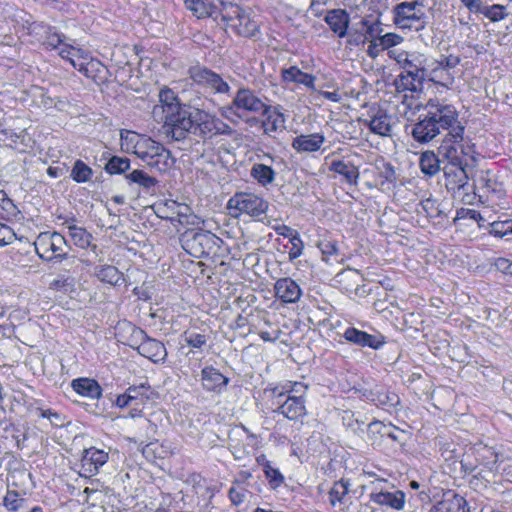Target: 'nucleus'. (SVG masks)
Masks as SVG:
<instances>
[{
    "label": "nucleus",
    "mask_w": 512,
    "mask_h": 512,
    "mask_svg": "<svg viewBox=\"0 0 512 512\" xmlns=\"http://www.w3.org/2000/svg\"><path fill=\"white\" fill-rule=\"evenodd\" d=\"M373 401H376L379 406L389 408L397 405L399 403V398L394 393H382L377 399H373Z\"/></svg>",
    "instance_id": "nucleus-53"
},
{
    "label": "nucleus",
    "mask_w": 512,
    "mask_h": 512,
    "mask_svg": "<svg viewBox=\"0 0 512 512\" xmlns=\"http://www.w3.org/2000/svg\"><path fill=\"white\" fill-rule=\"evenodd\" d=\"M457 122V113L451 106H440L429 101L418 115V142H429L435 138L441 131L452 127V130L446 135L444 142L457 143L463 140L464 127L462 125H453Z\"/></svg>",
    "instance_id": "nucleus-1"
},
{
    "label": "nucleus",
    "mask_w": 512,
    "mask_h": 512,
    "mask_svg": "<svg viewBox=\"0 0 512 512\" xmlns=\"http://www.w3.org/2000/svg\"><path fill=\"white\" fill-rule=\"evenodd\" d=\"M354 415L350 411H344L342 415L343 424L352 430L356 431L360 429L363 423H360L357 419L354 420Z\"/></svg>",
    "instance_id": "nucleus-58"
},
{
    "label": "nucleus",
    "mask_w": 512,
    "mask_h": 512,
    "mask_svg": "<svg viewBox=\"0 0 512 512\" xmlns=\"http://www.w3.org/2000/svg\"><path fill=\"white\" fill-rule=\"evenodd\" d=\"M446 187L453 192L463 190L464 193L470 192V182L466 170L461 166H450L444 169Z\"/></svg>",
    "instance_id": "nucleus-18"
},
{
    "label": "nucleus",
    "mask_w": 512,
    "mask_h": 512,
    "mask_svg": "<svg viewBox=\"0 0 512 512\" xmlns=\"http://www.w3.org/2000/svg\"><path fill=\"white\" fill-rule=\"evenodd\" d=\"M307 386L301 382L286 381L272 389L277 398V412L291 421L304 418L307 414L304 394Z\"/></svg>",
    "instance_id": "nucleus-3"
},
{
    "label": "nucleus",
    "mask_w": 512,
    "mask_h": 512,
    "mask_svg": "<svg viewBox=\"0 0 512 512\" xmlns=\"http://www.w3.org/2000/svg\"><path fill=\"white\" fill-rule=\"evenodd\" d=\"M59 55L61 58L68 60L80 73L89 78H93L94 72L98 71L101 67V64L94 60L87 51L70 44L62 45Z\"/></svg>",
    "instance_id": "nucleus-9"
},
{
    "label": "nucleus",
    "mask_w": 512,
    "mask_h": 512,
    "mask_svg": "<svg viewBox=\"0 0 512 512\" xmlns=\"http://www.w3.org/2000/svg\"><path fill=\"white\" fill-rule=\"evenodd\" d=\"M120 145L123 152L135 154L149 168L158 172L165 173L175 164L171 152L163 144L145 134L122 130Z\"/></svg>",
    "instance_id": "nucleus-2"
},
{
    "label": "nucleus",
    "mask_w": 512,
    "mask_h": 512,
    "mask_svg": "<svg viewBox=\"0 0 512 512\" xmlns=\"http://www.w3.org/2000/svg\"><path fill=\"white\" fill-rule=\"evenodd\" d=\"M418 500L423 503V508L429 505V512H469L466 500L451 490L444 492L442 499L433 505L430 504V497L423 491L418 493Z\"/></svg>",
    "instance_id": "nucleus-11"
},
{
    "label": "nucleus",
    "mask_w": 512,
    "mask_h": 512,
    "mask_svg": "<svg viewBox=\"0 0 512 512\" xmlns=\"http://www.w3.org/2000/svg\"><path fill=\"white\" fill-rule=\"evenodd\" d=\"M126 180L129 183H135L147 190L154 188L157 184V180L154 177H151L145 171L139 169L133 170L131 173L127 174Z\"/></svg>",
    "instance_id": "nucleus-38"
},
{
    "label": "nucleus",
    "mask_w": 512,
    "mask_h": 512,
    "mask_svg": "<svg viewBox=\"0 0 512 512\" xmlns=\"http://www.w3.org/2000/svg\"><path fill=\"white\" fill-rule=\"evenodd\" d=\"M200 381L204 390L217 394L221 393L229 383V379L213 366L202 369Z\"/></svg>",
    "instance_id": "nucleus-17"
},
{
    "label": "nucleus",
    "mask_w": 512,
    "mask_h": 512,
    "mask_svg": "<svg viewBox=\"0 0 512 512\" xmlns=\"http://www.w3.org/2000/svg\"><path fill=\"white\" fill-rule=\"evenodd\" d=\"M461 3L473 13L481 12V0H461Z\"/></svg>",
    "instance_id": "nucleus-62"
},
{
    "label": "nucleus",
    "mask_w": 512,
    "mask_h": 512,
    "mask_svg": "<svg viewBox=\"0 0 512 512\" xmlns=\"http://www.w3.org/2000/svg\"><path fill=\"white\" fill-rule=\"evenodd\" d=\"M421 209L418 208V215H423L428 222L442 218V211L439 209L437 202L427 198L420 203Z\"/></svg>",
    "instance_id": "nucleus-40"
},
{
    "label": "nucleus",
    "mask_w": 512,
    "mask_h": 512,
    "mask_svg": "<svg viewBox=\"0 0 512 512\" xmlns=\"http://www.w3.org/2000/svg\"><path fill=\"white\" fill-rule=\"evenodd\" d=\"M196 112L200 109H189L181 107L179 111L173 113L171 116L166 117L162 123L172 128L173 133H184L198 130V119H196Z\"/></svg>",
    "instance_id": "nucleus-13"
},
{
    "label": "nucleus",
    "mask_w": 512,
    "mask_h": 512,
    "mask_svg": "<svg viewBox=\"0 0 512 512\" xmlns=\"http://www.w3.org/2000/svg\"><path fill=\"white\" fill-rule=\"evenodd\" d=\"M264 116L262 123L264 132L268 135L285 129L286 118L281 106H266L261 111Z\"/></svg>",
    "instance_id": "nucleus-20"
},
{
    "label": "nucleus",
    "mask_w": 512,
    "mask_h": 512,
    "mask_svg": "<svg viewBox=\"0 0 512 512\" xmlns=\"http://www.w3.org/2000/svg\"><path fill=\"white\" fill-rule=\"evenodd\" d=\"M130 167V160L124 157L113 156L106 164V171L109 174H121Z\"/></svg>",
    "instance_id": "nucleus-46"
},
{
    "label": "nucleus",
    "mask_w": 512,
    "mask_h": 512,
    "mask_svg": "<svg viewBox=\"0 0 512 512\" xmlns=\"http://www.w3.org/2000/svg\"><path fill=\"white\" fill-rule=\"evenodd\" d=\"M318 247L321 250V253L325 259H328L329 257L338 254V247L334 241H331V240L320 241L318 244Z\"/></svg>",
    "instance_id": "nucleus-54"
},
{
    "label": "nucleus",
    "mask_w": 512,
    "mask_h": 512,
    "mask_svg": "<svg viewBox=\"0 0 512 512\" xmlns=\"http://www.w3.org/2000/svg\"><path fill=\"white\" fill-rule=\"evenodd\" d=\"M41 417L47 418L54 425H63L62 417L56 411L51 409H43L41 410Z\"/></svg>",
    "instance_id": "nucleus-57"
},
{
    "label": "nucleus",
    "mask_w": 512,
    "mask_h": 512,
    "mask_svg": "<svg viewBox=\"0 0 512 512\" xmlns=\"http://www.w3.org/2000/svg\"><path fill=\"white\" fill-rule=\"evenodd\" d=\"M247 495V489L241 483H239V481H235L229 490V498L231 502L237 506L246 500Z\"/></svg>",
    "instance_id": "nucleus-49"
},
{
    "label": "nucleus",
    "mask_w": 512,
    "mask_h": 512,
    "mask_svg": "<svg viewBox=\"0 0 512 512\" xmlns=\"http://www.w3.org/2000/svg\"><path fill=\"white\" fill-rule=\"evenodd\" d=\"M227 208L233 217L246 214L257 218L266 213L268 202L256 194L240 192L229 199Z\"/></svg>",
    "instance_id": "nucleus-6"
},
{
    "label": "nucleus",
    "mask_w": 512,
    "mask_h": 512,
    "mask_svg": "<svg viewBox=\"0 0 512 512\" xmlns=\"http://www.w3.org/2000/svg\"><path fill=\"white\" fill-rule=\"evenodd\" d=\"M325 142V137L323 134L320 133H313V134H306V135H299L296 138H294L292 142V147L297 152H316L318 151L321 146Z\"/></svg>",
    "instance_id": "nucleus-26"
},
{
    "label": "nucleus",
    "mask_w": 512,
    "mask_h": 512,
    "mask_svg": "<svg viewBox=\"0 0 512 512\" xmlns=\"http://www.w3.org/2000/svg\"><path fill=\"white\" fill-rule=\"evenodd\" d=\"M263 466L265 476L268 479L270 486L274 489L281 486L284 482V476L281 472L274 468L268 461H266Z\"/></svg>",
    "instance_id": "nucleus-47"
},
{
    "label": "nucleus",
    "mask_w": 512,
    "mask_h": 512,
    "mask_svg": "<svg viewBox=\"0 0 512 512\" xmlns=\"http://www.w3.org/2000/svg\"><path fill=\"white\" fill-rule=\"evenodd\" d=\"M186 343L193 348H201L207 342L206 336L200 333H186Z\"/></svg>",
    "instance_id": "nucleus-55"
},
{
    "label": "nucleus",
    "mask_w": 512,
    "mask_h": 512,
    "mask_svg": "<svg viewBox=\"0 0 512 512\" xmlns=\"http://www.w3.org/2000/svg\"><path fill=\"white\" fill-rule=\"evenodd\" d=\"M490 234L503 238L506 235L512 234V219L505 216L504 219H498L489 224Z\"/></svg>",
    "instance_id": "nucleus-43"
},
{
    "label": "nucleus",
    "mask_w": 512,
    "mask_h": 512,
    "mask_svg": "<svg viewBox=\"0 0 512 512\" xmlns=\"http://www.w3.org/2000/svg\"><path fill=\"white\" fill-rule=\"evenodd\" d=\"M25 504V498L15 490H8L3 497L2 505L9 512H16Z\"/></svg>",
    "instance_id": "nucleus-41"
},
{
    "label": "nucleus",
    "mask_w": 512,
    "mask_h": 512,
    "mask_svg": "<svg viewBox=\"0 0 512 512\" xmlns=\"http://www.w3.org/2000/svg\"><path fill=\"white\" fill-rule=\"evenodd\" d=\"M189 73L193 82L212 93H227L230 89L220 75L205 67H193Z\"/></svg>",
    "instance_id": "nucleus-12"
},
{
    "label": "nucleus",
    "mask_w": 512,
    "mask_h": 512,
    "mask_svg": "<svg viewBox=\"0 0 512 512\" xmlns=\"http://www.w3.org/2000/svg\"><path fill=\"white\" fill-rule=\"evenodd\" d=\"M343 337L348 342L362 346L379 349L384 344V339L378 335L368 334L354 327L345 330Z\"/></svg>",
    "instance_id": "nucleus-22"
},
{
    "label": "nucleus",
    "mask_w": 512,
    "mask_h": 512,
    "mask_svg": "<svg viewBox=\"0 0 512 512\" xmlns=\"http://www.w3.org/2000/svg\"><path fill=\"white\" fill-rule=\"evenodd\" d=\"M481 13L492 22L503 20L507 17L506 7L501 4H494L486 7Z\"/></svg>",
    "instance_id": "nucleus-48"
},
{
    "label": "nucleus",
    "mask_w": 512,
    "mask_h": 512,
    "mask_svg": "<svg viewBox=\"0 0 512 512\" xmlns=\"http://www.w3.org/2000/svg\"><path fill=\"white\" fill-rule=\"evenodd\" d=\"M251 176L262 186L271 184L275 179V171L268 165L256 163L252 166Z\"/></svg>",
    "instance_id": "nucleus-37"
},
{
    "label": "nucleus",
    "mask_w": 512,
    "mask_h": 512,
    "mask_svg": "<svg viewBox=\"0 0 512 512\" xmlns=\"http://www.w3.org/2000/svg\"><path fill=\"white\" fill-rule=\"evenodd\" d=\"M378 44L384 50L394 47L402 42V37L395 33H386L378 37Z\"/></svg>",
    "instance_id": "nucleus-52"
},
{
    "label": "nucleus",
    "mask_w": 512,
    "mask_h": 512,
    "mask_svg": "<svg viewBox=\"0 0 512 512\" xmlns=\"http://www.w3.org/2000/svg\"><path fill=\"white\" fill-rule=\"evenodd\" d=\"M15 237V233L9 226L0 223V246L11 244Z\"/></svg>",
    "instance_id": "nucleus-56"
},
{
    "label": "nucleus",
    "mask_w": 512,
    "mask_h": 512,
    "mask_svg": "<svg viewBox=\"0 0 512 512\" xmlns=\"http://www.w3.org/2000/svg\"><path fill=\"white\" fill-rule=\"evenodd\" d=\"M95 276L99 281L112 286H117L124 282L123 273L113 265L102 264L96 266Z\"/></svg>",
    "instance_id": "nucleus-33"
},
{
    "label": "nucleus",
    "mask_w": 512,
    "mask_h": 512,
    "mask_svg": "<svg viewBox=\"0 0 512 512\" xmlns=\"http://www.w3.org/2000/svg\"><path fill=\"white\" fill-rule=\"evenodd\" d=\"M34 244L39 257L47 261L63 258L67 254V241L58 232H42Z\"/></svg>",
    "instance_id": "nucleus-8"
},
{
    "label": "nucleus",
    "mask_w": 512,
    "mask_h": 512,
    "mask_svg": "<svg viewBox=\"0 0 512 512\" xmlns=\"http://www.w3.org/2000/svg\"><path fill=\"white\" fill-rule=\"evenodd\" d=\"M280 334H281V332L278 329H275V330H272V331H260L259 332L260 338L263 341H266V342H274V341H276L277 339H279Z\"/></svg>",
    "instance_id": "nucleus-61"
},
{
    "label": "nucleus",
    "mask_w": 512,
    "mask_h": 512,
    "mask_svg": "<svg viewBox=\"0 0 512 512\" xmlns=\"http://www.w3.org/2000/svg\"><path fill=\"white\" fill-rule=\"evenodd\" d=\"M371 501L374 503L387 506L394 509H401L404 506L405 495L402 491H394V492H379L372 493L370 495Z\"/></svg>",
    "instance_id": "nucleus-32"
},
{
    "label": "nucleus",
    "mask_w": 512,
    "mask_h": 512,
    "mask_svg": "<svg viewBox=\"0 0 512 512\" xmlns=\"http://www.w3.org/2000/svg\"><path fill=\"white\" fill-rule=\"evenodd\" d=\"M183 2L186 9L198 19L215 18L220 14L219 0H183Z\"/></svg>",
    "instance_id": "nucleus-21"
},
{
    "label": "nucleus",
    "mask_w": 512,
    "mask_h": 512,
    "mask_svg": "<svg viewBox=\"0 0 512 512\" xmlns=\"http://www.w3.org/2000/svg\"><path fill=\"white\" fill-rule=\"evenodd\" d=\"M421 171L427 176H434L440 171V161L433 151H425L419 161Z\"/></svg>",
    "instance_id": "nucleus-35"
},
{
    "label": "nucleus",
    "mask_w": 512,
    "mask_h": 512,
    "mask_svg": "<svg viewBox=\"0 0 512 512\" xmlns=\"http://www.w3.org/2000/svg\"><path fill=\"white\" fill-rule=\"evenodd\" d=\"M219 4L221 5V18L228 29L244 37L256 35L259 26L249 10L231 2H224V0H219Z\"/></svg>",
    "instance_id": "nucleus-4"
},
{
    "label": "nucleus",
    "mask_w": 512,
    "mask_h": 512,
    "mask_svg": "<svg viewBox=\"0 0 512 512\" xmlns=\"http://www.w3.org/2000/svg\"><path fill=\"white\" fill-rule=\"evenodd\" d=\"M222 240L215 234L204 230L186 231L182 238V247L195 258H201L215 254L220 247Z\"/></svg>",
    "instance_id": "nucleus-5"
},
{
    "label": "nucleus",
    "mask_w": 512,
    "mask_h": 512,
    "mask_svg": "<svg viewBox=\"0 0 512 512\" xmlns=\"http://www.w3.org/2000/svg\"><path fill=\"white\" fill-rule=\"evenodd\" d=\"M348 37V43L351 45H360L367 41V36L363 32H350Z\"/></svg>",
    "instance_id": "nucleus-60"
},
{
    "label": "nucleus",
    "mask_w": 512,
    "mask_h": 512,
    "mask_svg": "<svg viewBox=\"0 0 512 512\" xmlns=\"http://www.w3.org/2000/svg\"><path fill=\"white\" fill-rule=\"evenodd\" d=\"M265 108L264 102L250 89H239L233 98L232 105L222 109V115L235 122L234 109L243 112L260 113Z\"/></svg>",
    "instance_id": "nucleus-10"
},
{
    "label": "nucleus",
    "mask_w": 512,
    "mask_h": 512,
    "mask_svg": "<svg viewBox=\"0 0 512 512\" xmlns=\"http://www.w3.org/2000/svg\"><path fill=\"white\" fill-rule=\"evenodd\" d=\"M416 18V2H402L395 7V23L400 28L411 27Z\"/></svg>",
    "instance_id": "nucleus-31"
},
{
    "label": "nucleus",
    "mask_w": 512,
    "mask_h": 512,
    "mask_svg": "<svg viewBox=\"0 0 512 512\" xmlns=\"http://www.w3.org/2000/svg\"><path fill=\"white\" fill-rule=\"evenodd\" d=\"M38 301V298L36 295L31 294L30 296H27L24 293H21L19 295V308L14 309L10 317L12 319H18L23 320L28 317L30 312L35 311V304Z\"/></svg>",
    "instance_id": "nucleus-34"
},
{
    "label": "nucleus",
    "mask_w": 512,
    "mask_h": 512,
    "mask_svg": "<svg viewBox=\"0 0 512 512\" xmlns=\"http://www.w3.org/2000/svg\"><path fill=\"white\" fill-rule=\"evenodd\" d=\"M181 107L183 106L179 103L176 94L169 88H163L159 92V104L153 107L152 115L157 122L162 123L166 117L179 111Z\"/></svg>",
    "instance_id": "nucleus-15"
},
{
    "label": "nucleus",
    "mask_w": 512,
    "mask_h": 512,
    "mask_svg": "<svg viewBox=\"0 0 512 512\" xmlns=\"http://www.w3.org/2000/svg\"><path fill=\"white\" fill-rule=\"evenodd\" d=\"M319 94L332 102H339L341 100V95L337 91H320Z\"/></svg>",
    "instance_id": "nucleus-64"
},
{
    "label": "nucleus",
    "mask_w": 512,
    "mask_h": 512,
    "mask_svg": "<svg viewBox=\"0 0 512 512\" xmlns=\"http://www.w3.org/2000/svg\"><path fill=\"white\" fill-rule=\"evenodd\" d=\"M155 397L156 392L146 383H142L138 386L129 387L124 394L119 395L116 399V405L121 408L131 407L130 416L134 418L140 416L142 409Z\"/></svg>",
    "instance_id": "nucleus-7"
},
{
    "label": "nucleus",
    "mask_w": 512,
    "mask_h": 512,
    "mask_svg": "<svg viewBox=\"0 0 512 512\" xmlns=\"http://www.w3.org/2000/svg\"><path fill=\"white\" fill-rule=\"evenodd\" d=\"M108 458V452L90 447L84 451L81 460L82 468L91 475L95 474L108 461Z\"/></svg>",
    "instance_id": "nucleus-23"
},
{
    "label": "nucleus",
    "mask_w": 512,
    "mask_h": 512,
    "mask_svg": "<svg viewBox=\"0 0 512 512\" xmlns=\"http://www.w3.org/2000/svg\"><path fill=\"white\" fill-rule=\"evenodd\" d=\"M196 119H198V130L205 136H212L216 134H228L231 132L229 125L224 123L214 115H210L203 110L196 112Z\"/></svg>",
    "instance_id": "nucleus-16"
},
{
    "label": "nucleus",
    "mask_w": 512,
    "mask_h": 512,
    "mask_svg": "<svg viewBox=\"0 0 512 512\" xmlns=\"http://www.w3.org/2000/svg\"><path fill=\"white\" fill-rule=\"evenodd\" d=\"M73 390L82 397L98 399L102 395V389L98 382L90 378H77L71 382Z\"/></svg>",
    "instance_id": "nucleus-30"
},
{
    "label": "nucleus",
    "mask_w": 512,
    "mask_h": 512,
    "mask_svg": "<svg viewBox=\"0 0 512 512\" xmlns=\"http://www.w3.org/2000/svg\"><path fill=\"white\" fill-rule=\"evenodd\" d=\"M289 242L291 243V248L288 252L289 260L293 261L297 258H299L304 249V243L299 235V233H296L293 237L289 239Z\"/></svg>",
    "instance_id": "nucleus-51"
},
{
    "label": "nucleus",
    "mask_w": 512,
    "mask_h": 512,
    "mask_svg": "<svg viewBox=\"0 0 512 512\" xmlns=\"http://www.w3.org/2000/svg\"><path fill=\"white\" fill-rule=\"evenodd\" d=\"M325 22L338 37L343 38L347 35L350 17L345 10L333 9L328 11Z\"/></svg>",
    "instance_id": "nucleus-24"
},
{
    "label": "nucleus",
    "mask_w": 512,
    "mask_h": 512,
    "mask_svg": "<svg viewBox=\"0 0 512 512\" xmlns=\"http://www.w3.org/2000/svg\"><path fill=\"white\" fill-rule=\"evenodd\" d=\"M274 231L283 237H286L290 239L293 237L296 233H298L296 230L292 229L291 227L284 225V224H278L273 226Z\"/></svg>",
    "instance_id": "nucleus-59"
},
{
    "label": "nucleus",
    "mask_w": 512,
    "mask_h": 512,
    "mask_svg": "<svg viewBox=\"0 0 512 512\" xmlns=\"http://www.w3.org/2000/svg\"><path fill=\"white\" fill-rule=\"evenodd\" d=\"M69 236L74 245L84 249L90 246L92 235L82 227L70 226Z\"/></svg>",
    "instance_id": "nucleus-42"
},
{
    "label": "nucleus",
    "mask_w": 512,
    "mask_h": 512,
    "mask_svg": "<svg viewBox=\"0 0 512 512\" xmlns=\"http://www.w3.org/2000/svg\"><path fill=\"white\" fill-rule=\"evenodd\" d=\"M378 40L374 39L370 41V44L368 46V55L372 58H375L379 55L381 51H383V47L378 44Z\"/></svg>",
    "instance_id": "nucleus-63"
},
{
    "label": "nucleus",
    "mask_w": 512,
    "mask_h": 512,
    "mask_svg": "<svg viewBox=\"0 0 512 512\" xmlns=\"http://www.w3.org/2000/svg\"><path fill=\"white\" fill-rule=\"evenodd\" d=\"M275 296L283 303H296L300 300L302 290L293 279L280 278L274 285Z\"/></svg>",
    "instance_id": "nucleus-19"
},
{
    "label": "nucleus",
    "mask_w": 512,
    "mask_h": 512,
    "mask_svg": "<svg viewBox=\"0 0 512 512\" xmlns=\"http://www.w3.org/2000/svg\"><path fill=\"white\" fill-rule=\"evenodd\" d=\"M282 79L286 83H296L303 85L313 92H316L315 88V76L309 73L301 71L296 66H291L287 69H283L281 73Z\"/></svg>",
    "instance_id": "nucleus-27"
},
{
    "label": "nucleus",
    "mask_w": 512,
    "mask_h": 512,
    "mask_svg": "<svg viewBox=\"0 0 512 512\" xmlns=\"http://www.w3.org/2000/svg\"><path fill=\"white\" fill-rule=\"evenodd\" d=\"M348 494V485L343 480L334 483L329 491V502L333 507L341 505Z\"/></svg>",
    "instance_id": "nucleus-44"
},
{
    "label": "nucleus",
    "mask_w": 512,
    "mask_h": 512,
    "mask_svg": "<svg viewBox=\"0 0 512 512\" xmlns=\"http://www.w3.org/2000/svg\"><path fill=\"white\" fill-rule=\"evenodd\" d=\"M495 190L496 181L491 178L488 171L478 170L475 172L472 183H470V191L481 197Z\"/></svg>",
    "instance_id": "nucleus-28"
},
{
    "label": "nucleus",
    "mask_w": 512,
    "mask_h": 512,
    "mask_svg": "<svg viewBox=\"0 0 512 512\" xmlns=\"http://www.w3.org/2000/svg\"><path fill=\"white\" fill-rule=\"evenodd\" d=\"M362 29L365 30L364 35L367 36V40L371 41L378 39L383 33V27L380 20L372 19L371 17H364L360 21Z\"/></svg>",
    "instance_id": "nucleus-39"
},
{
    "label": "nucleus",
    "mask_w": 512,
    "mask_h": 512,
    "mask_svg": "<svg viewBox=\"0 0 512 512\" xmlns=\"http://www.w3.org/2000/svg\"><path fill=\"white\" fill-rule=\"evenodd\" d=\"M133 336L141 340L137 347L139 354L155 363L166 358V348L160 341L148 338L143 330L136 328L133 329Z\"/></svg>",
    "instance_id": "nucleus-14"
},
{
    "label": "nucleus",
    "mask_w": 512,
    "mask_h": 512,
    "mask_svg": "<svg viewBox=\"0 0 512 512\" xmlns=\"http://www.w3.org/2000/svg\"><path fill=\"white\" fill-rule=\"evenodd\" d=\"M92 175V170L83 161L77 160L71 171V177L78 183L87 182Z\"/></svg>",
    "instance_id": "nucleus-45"
},
{
    "label": "nucleus",
    "mask_w": 512,
    "mask_h": 512,
    "mask_svg": "<svg viewBox=\"0 0 512 512\" xmlns=\"http://www.w3.org/2000/svg\"><path fill=\"white\" fill-rule=\"evenodd\" d=\"M50 289L62 291L64 293L71 292L74 288V279L72 277L61 275L54 279L50 285Z\"/></svg>",
    "instance_id": "nucleus-50"
},
{
    "label": "nucleus",
    "mask_w": 512,
    "mask_h": 512,
    "mask_svg": "<svg viewBox=\"0 0 512 512\" xmlns=\"http://www.w3.org/2000/svg\"><path fill=\"white\" fill-rule=\"evenodd\" d=\"M330 170L344 176L349 183L355 184L359 177V171L354 165L340 160L332 161Z\"/></svg>",
    "instance_id": "nucleus-36"
},
{
    "label": "nucleus",
    "mask_w": 512,
    "mask_h": 512,
    "mask_svg": "<svg viewBox=\"0 0 512 512\" xmlns=\"http://www.w3.org/2000/svg\"><path fill=\"white\" fill-rule=\"evenodd\" d=\"M370 131L379 136H389L391 132V118L383 110H376L370 117V119L364 120Z\"/></svg>",
    "instance_id": "nucleus-25"
},
{
    "label": "nucleus",
    "mask_w": 512,
    "mask_h": 512,
    "mask_svg": "<svg viewBox=\"0 0 512 512\" xmlns=\"http://www.w3.org/2000/svg\"><path fill=\"white\" fill-rule=\"evenodd\" d=\"M32 32L46 48H58L60 50L61 46L65 45V43H63L62 36L55 32L51 27L36 24L33 26Z\"/></svg>",
    "instance_id": "nucleus-29"
}]
</instances>
